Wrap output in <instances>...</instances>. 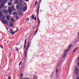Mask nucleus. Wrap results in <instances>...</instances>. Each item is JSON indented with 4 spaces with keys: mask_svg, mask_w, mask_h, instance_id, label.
Wrapping results in <instances>:
<instances>
[{
    "mask_svg": "<svg viewBox=\"0 0 79 79\" xmlns=\"http://www.w3.org/2000/svg\"><path fill=\"white\" fill-rule=\"evenodd\" d=\"M22 63V61H20L19 63V65H21V64Z\"/></svg>",
    "mask_w": 79,
    "mask_h": 79,
    "instance_id": "c756f323",
    "label": "nucleus"
},
{
    "mask_svg": "<svg viewBox=\"0 0 79 79\" xmlns=\"http://www.w3.org/2000/svg\"><path fill=\"white\" fill-rule=\"evenodd\" d=\"M76 48L75 49H74V50H73V52H76Z\"/></svg>",
    "mask_w": 79,
    "mask_h": 79,
    "instance_id": "2f4dec72",
    "label": "nucleus"
},
{
    "mask_svg": "<svg viewBox=\"0 0 79 79\" xmlns=\"http://www.w3.org/2000/svg\"><path fill=\"white\" fill-rule=\"evenodd\" d=\"M66 56V54H64L63 55V58H65V56Z\"/></svg>",
    "mask_w": 79,
    "mask_h": 79,
    "instance_id": "4be33fe9",
    "label": "nucleus"
},
{
    "mask_svg": "<svg viewBox=\"0 0 79 79\" xmlns=\"http://www.w3.org/2000/svg\"><path fill=\"white\" fill-rule=\"evenodd\" d=\"M12 14L13 15H17V12H13Z\"/></svg>",
    "mask_w": 79,
    "mask_h": 79,
    "instance_id": "9b49d317",
    "label": "nucleus"
},
{
    "mask_svg": "<svg viewBox=\"0 0 79 79\" xmlns=\"http://www.w3.org/2000/svg\"><path fill=\"white\" fill-rule=\"evenodd\" d=\"M23 76V74H21V75H20V77H22Z\"/></svg>",
    "mask_w": 79,
    "mask_h": 79,
    "instance_id": "7c9ffc66",
    "label": "nucleus"
},
{
    "mask_svg": "<svg viewBox=\"0 0 79 79\" xmlns=\"http://www.w3.org/2000/svg\"><path fill=\"white\" fill-rule=\"evenodd\" d=\"M8 5L9 6H10L11 5V2H8Z\"/></svg>",
    "mask_w": 79,
    "mask_h": 79,
    "instance_id": "393cba45",
    "label": "nucleus"
},
{
    "mask_svg": "<svg viewBox=\"0 0 79 79\" xmlns=\"http://www.w3.org/2000/svg\"><path fill=\"white\" fill-rule=\"evenodd\" d=\"M31 42H29L28 44V46L26 48V51H25V56L26 57L27 54V52H28V49H29V48L30 47V45H31Z\"/></svg>",
    "mask_w": 79,
    "mask_h": 79,
    "instance_id": "f257e3e1",
    "label": "nucleus"
},
{
    "mask_svg": "<svg viewBox=\"0 0 79 79\" xmlns=\"http://www.w3.org/2000/svg\"><path fill=\"white\" fill-rule=\"evenodd\" d=\"M56 73H58V68H56Z\"/></svg>",
    "mask_w": 79,
    "mask_h": 79,
    "instance_id": "bb28decb",
    "label": "nucleus"
},
{
    "mask_svg": "<svg viewBox=\"0 0 79 79\" xmlns=\"http://www.w3.org/2000/svg\"><path fill=\"white\" fill-rule=\"evenodd\" d=\"M10 26H13V23H10Z\"/></svg>",
    "mask_w": 79,
    "mask_h": 79,
    "instance_id": "2eb2a0df",
    "label": "nucleus"
},
{
    "mask_svg": "<svg viewBox=\"0 0 79 79\" xmlns=\"http://www.w3.org/2000/svg\"><path fill=\"white\" fill-rule=\"evenodd\" d=\"M40 2H41V0H40Z\"/></svg>",
    "mask_w": 79,
    "mask_h": 79,
    "instance_id": "de8ad7c7",
    "label": "nucleus"
},
{
    "mask_svg": "<svg viewBox=\"0 0 79 79\" xmlns=\"http://www.w3.org/2000/svg\"><path fill=\"white\" fill-rule=\"evenodd\" d=\"M38 23H39V24H40V20H39V19H38Z\"/></svg>",
    "mask_w": 79,
    "mask_h": 79,
    "instance_id": "473e14b6",
    "label": "nucleus"
},
{
    "mask_svg": "<svg viewBox=\"0 0 79 79\" xmlns=\"http://www.w3.org/2000/svg\"><path fill=\"white\" fill-rule=\"evenodd\" d=\"M8 78L9 79H11V77H8Z\"/></svg>",
    "mask_w": 79,
    "mask_h": 79,
    "instance_id": "f704fd0d",
    "label": "nucleus"
},
{
    "mask_svg": "<svg viewBox=\"0 0 79 79\" xmlns=\"http://www.w3.org/2000/svg\"><path fill=\"white\" fill-rule=\"evenodd\" d=\"M16 7L18 9H19V5H18L16 6Z\"/></svg>",
    "mask_w": 79,
    "mask_h": 79,
    "instance_id": "dca6fc26",
    "label": "nucleus"
},
{
    "mask_svg": "<svg viewBox=\"0 0 79 79\" xmlns=\"http://www.w3.org/2000/svg\"><path fill=\"white\" fill-rule=\"evenodd\" d=\"M18 1L17 0H16V1Z\"/></svg>",
    "mask_w": 79,
    "mask_h": 79,
    "instance_id": "09e8293b",
    "label": "nucleus"
},
{
    "mask_svg": "<svg viewBox=\"0 0 79 79\" xmlns=\"http://www.w3.org/2000/svg\"><path fill=\"white\" fill-rule=\"evenodd\" d=\"M10 2H11L12 1V0H10Z\"/></svg>",
    "mask_w": 79,
    "mask_h": 79,
    "instance_id": "a18cd8bd",
    "label": "nucleus"
},
{
    "mask_svg": "<svg viewBox=\"0 0 79 79\" xmlns=\"http://www.w3.org/2000/svg\"><path fill=\"white\" fill-rule=\"evenodd\" d=\"M26 20L27 21H29V19L27 18L26 19Z\"/></svg>",
    "mask_w": 79,
    "mask_h": 79,
    "instance_id": "412c9836",
    "label": "nucleus"
},
{
    "mask_svg": "<svg viewBox=\"0 0 79 79\" xmlns=\"http://www.w3.org/2000/svg\"><path fill=\"white\" fill-rule=\"evenodd\" d=\"M36 17L34 19V20L35 21H36Z\"/></svg>",
    "mask_w": 79,
    "mask_h": 79,
    "instance_id": "e433bc0d",
    "label": "nucleus"
},
{
    "mask_svg": "<svg viewBox=\"0 0 79 79\" xmlns=\"http://www.w3.org/2000/svg\"><path fill=\"white\" fill-rule=\"evenodd\" d=\"M26 10H27V7L26 6H25L23 7V10L24 11H26Z\"/></svg>",
    "mask_w": 79,
    "mask_h": 79,
    "instance_id": "1a4fd4ad",
    "label": "nucleus"
},
{
    "mask_svg": "<svg viewBox=\"0 0 79 79\" xmlns=\"http://www.w3.org/2000/svg\"><path fill=\"white\" fill-rule=\"evenodd\" d=\"M3 6H4V4L3 2H2L1 5H0V9H2L3 8Z\"/></svg>",
    "mask_w": 79,
    "mask_h": 79,
    "instance_id": "39448f33",
    "label": "nucleus"
},
{
    "mask_svg": "<svg viewBox=\"0 0 79 79\" xmlns=\"http://www.w3.org/2000/svg\"><path fill=\"white\" fill-rule=\"evenodd\" d=\"M10 20L12 22H13L14 21V19H13V18L11 19Z\"/></svg>",
    "mask_w": 79,
    "mask_h": 79,
    "instance_id": "aec40b11",
    "label": "nucleus"
},
{
    "mask_svg": "<svg viewBox=\"0 0 79 79\" xmlns=\"http://www.w3.org/2000/svg\"><path fill=\"white\" fill-rule=\"evenodd\" d=\"M78 73H79V71L78 69H76L75 70V73L76 75L78 74Z\"/></svg>",
    "mask_w": 79,
    "mask_h": 79,
    "instance_id": "20e7f679",
    "label": "nucleus"
},
{
    "mask_svg": "<svg viewBox=\"0 0 79 79\" xmlns=\"http://www.w3.org/2000/svg\"><path fill=\"white\" fill-rule=\"evenodd\" d=\"M36 6V4H35V6Z\"/></svg>",
    "mask_w": 79,
    "mask_h": 79,
    "instance_id": "37998d69",
    "label": "nucleus"
},
{
    "mask_svg": "<svg viewBox=\"0 0 79 79\" xmlns=\"http://www.w3.org/2000/svg\"><path fill=\"white\" fill-rule=\"evenodd\" d=\"M37 31H38V29H36V31H35V34H36V33L37 32Z\"/></svg>",
    "mask_w": 79,
    "mask_h": 79,
    "instance_id": "f3484780",
    "label": "nucleus"
},
{
    "mask_svg": "<svg viewBox=\"0 0 79 79\" xmlns=\"http://www.w3.org/2000/svg\"><path fill=\"white\" fill-rule=\"evenodd\" d=\"M33 79H34V78Z\"/></svg>",
    "mask_w": 79,
    "mask_h": 79,
    "instance_id": "8fccbe9b",
    "label": "nucleus"
},
{
    "mask_svg": "<svg viewBox=\"0 0 79 79\" xmlns=\"http://www.w3.org/2000/svg\"><path fill=\"white\" fill-rule=\"evenodd\" d=\"M31 18L32 19H34V15H32V16H31Z\"/></svg>",
    "mask_w": 79,
    "mask_h": 79,
    "instance_id": "6ab92c4d",
    "label": "nucleus"
},
{
    "mask_svg": "<svg viewBox=\"0 0 79 79\" xmlns=\"http://www.w3.org/2000/svg\"><path fill=\"white\" fill-rule=\"evenodd\" d=\"M6 0H4L3 1V3H6Z\"/></svg>",
    "mask_w": 79,
    "mask_h": 79,
    "instance_id": "b1692460",
    "label": "nucleus"
},
{
    "mask_svg": "<svg viewBox=\"0 0 79 79\" xmlns=\"http://www.w3.org/2000/svg\"><path fill=\"white\" fill-rule=\"evenodd\" d=\"M18 29H17L16 31H15V32H18Z\"/></svg>",
    "mask_w": 79,
    "mask_h": 79,
    "instance_id": "58836bf2",
    "label": "nucleus"
},
{
    "mask_svg": "<svg viewBox=\"0 0 79 79\" xmlns=\"http://www.w3.org/2000/svg\"><path fill=\"white\" fill-rule=\"evenodd\" d=\"M78 60H79V57H78Z\"/></svg>",
    "mask_w": 79,
    "mask_h": 79,
    "instance_id": "c03bdc74",
    "label": "nucleus"
},
{
    "mask_svg": "<svg viewBox=\"0 0 79 79\" xmlns=\"http://www.w3.org/2000/svg\"><path fill=\"white\" fill-rule=\"evenodd\" d=\"M18 13L19 15H22V13L21 11L20 10H19L18 11Z\"/></svg>",
    "mask_w": 79,
    "mask_h": 79,
    "instance_id": "0eeeda50",
    "label": "nucleus"
},
{
    "mask_svg": "<svg viewBox=\"0 0 79 79\" xmlns=\"http://www.w3.org/2000/svg\"><path fill=\"white\" fill-rule=\"evenodd\" d=\"M11 34H15V32H13V31L12 32H10Z\"/></svg>",
    "mask_w": 79,
    "mask_h": 79,
    "instance_id": "5701e85b",
    "label": "nucleus"
},
{
    "mask_svg": "<svg viewBox=\"0 0 79 79\" xmlns=\"http://www.w3.org/2000/svg\"><path fill=\"white\" fill-rule=\"evenodd\" d=\"M39 8H40V5H39L38 6V10L37 11V12L38 13V14H39Z\"/></svg>",
    "mask_w": 79,
    "mask_h": 79,
    "instance_id": "ddd939ff",
    "label": "nucleus"
},
{
    "mask_svg": "<svg viewBox=\"0 0 79 79\" xmlns=\"http://www.w3.org/2000/svg\"><path fill=\"white\" fill-rule=\"evenodd\" d=\"M16 50H17V51H19V50L18 49H16Z\"/></svg>",
    "mask_w": 79,
    "mask_h": 79,
    "instance_id": "79ce46f5",
    "label": "nucleus"
},
{
    "mask_svg": "<svg viewBox=\"0 0 79 79\" xmlns=\"http://www.w3.org/2000/svg\"><path fill=\"white\" fill-rule=\"evenodd\" d=\"M4 12L5 13H7L8 12V10H4Z\"/></svg>",
    "mask_w": 79,
    "mask_h": 79,
    "instance_id": "9d476101",
    "label": "nucleus"
},
{
    "mask_svg": "<svg viewBox=\"0 0 79 79\" xmlns=\"http://www.w3.org/2000/svg\"><path fill=\"white\" fill-rule=\"evenodd\" d=\"M24 1H26V2H29V0H24Z\"/></svg>",
    "mask_w": 79,
    "mask_h": 79,
    "instance_id": "c9c22d12",
    "label": "nucleus"
},
{
    "mask_svg": "<svg viewBox=\"0 0 79 79\" xmlns=\"http://www.w3.org/2000/svg\"><path fill=\"white\" fill-rule=\"evenodd\" d=\"M27 41V39H26L25 40V43H24V48H25L26 47V41Z\"/></svg>",
    "mask_w": 79,
    "mask_h": 79,
    "instance_id": "6e6552de",
    "label": "nucleus"
},
{
    "mask_svg": "<svg viewBox=\"0 0 79 79\" xmlns=\"http://www.w3.org/2000/svg\"><path fill=\"white\" fill-rule=\"evenodd\" d=\"M0 47H1V48H3V47L2 45H0Z\"/></svg>",
    "mask_w": 79,
    "mask_h": 79,
    "instance_id": "a878e982",
    "label": "nucleus"
},
{
    "mask_svg": "<svg viewBox=\"0 0 79 79\" xmlns=\"http://www.w3.org/2000/svg\"><path fill=\"white\" fill-rule=\"evenodd\" d=\"M6 18L7 20H10V17H9V16L6 15Z\"/></svg>",
    "mask_w": 79,
    "mask_h": 79,
    "instance_id": "f8f14e48",
    "label": "nucleus"
},
{
    "mask_svg": "<svg viewBox=\"0 0 79 79\" xmlns=\"http://www.w3.org/2000/svg\"><path fill=\"white\" fill-rule=\"evenodd\" d=\"M2 23L3 24H6L7 25H8V23L7 22V20L3 19L2 21Z\"/></svg>",
    "mask_w": 79,
    "mask_h": 79,
    "instance_id": "7ed1b4c3",
    "label": "nucleus"
},
{
    "mask_svg": "<svg viewBox=\"0 0 79 79\" xmlns=\"http://www.w3.org/2000/svg\"><path fill=\"white\" fill-rule=\"evenodd\" d=\"M14 9L15 6H11L10 8V7H9L8 10L9 11V13H12V10H14Z\"/></svg>",
    "mask_w": 79,
    "mask_h": 79,
    "instance_id": "f03ea898",
    "label": "nucleus"
},
{
    "mask_svg": "<svg viewBox=\"0 0 79 79\" xmlns=\"http://www.w3.org/2000/svg\"><path fill=\"white\" fill-rule=\"evenodd\" d=\"M36 78H37V77H36V76H34V77H33V79H36Z\"/></svg>",
    "mask_w": 79,
    "mask_h": 79,
    "instance_id": "c85d7f7f",
    "label": "nucleus"
},
{
    "mask_svg": "<svg viewBox=\"0 0 79 79\" xmlns=\"http://www.w3.org/2000/svg\"><path fill=\"white\" fill-rule=\"evenodd\" d=\"M2 1V0H0V3H1Z\"/></svg>",
    "mask_w": 79,
    "mask_h": 79,
    "instance_id": "a19ab883",
    "label": "nucleus"
},
{
    "mask_svg": "<svg viewBox=\"0 0 79 79\" xmlns=\"http://www.w3.org/2000/svg\"><path fill=\"white\" fill-rule=\"evenodd\" d=\"M35 5H37V1L35 2Z\"/></svg>",
    "mask_w": 79,
    "mask_h": 79,
    "instance_id": "72a5a7b5",
    "label": "nucleus"
},
{
    "mask_svg": "<svg viewBox=\"0 0 79 79\" xmlns=\"http://www.w3.org/2000/svg\"><path fill=\"white\" fill-rule=\"evenodd\" d=\"M19 10H23V8H22V7H20L19 8Z\"/></svg>",
    "mask_w": 79,
    "mask_h": 79,
    "instance_id": "cd10ccee",
    "label": "nucleus"
},
{
    "mask_svg": "<svg viewBox=\"0 0 79 79\" xmlns=\"http://www.w3.org/2000/svg\"><path fill=\"white\" fill-rule=\"evenodd\" d=\"M69 51V50L66 49L64 51V53H67V52H68Z\"/></svg>",
    "mask_w": 79,
    "mask_h": 79,
    "instance_id": "423d86ee",
    "label": "nucleus"
},
{
    "mask_svg": "<svg viewBox=\"0 0 79 79\" xmlns=\"http://www.w3.org/2000/svg\"><path fill=\"white\" fill-rule=\"evenodd\" d=\"M10 32H12L13 31V30H12L11 29H10Z\"/></svg>",
    "mask_w": 79,
    "mask_h": 79,
    "instance_id": "4c0bfd02",
    "label": "nucleus"
},
{
    "mask_svg": "<svg viewBox=\"0 0 79 79\" xmlns=\"http://www.w3.org/2000/svg\"><path fill=\"white\" fill-rule=\"evenodd\" d=\"M77 79H79V78H77Z\"/></svg>",
    "mask_w": 79,
    "mask_h": 79,
    "instance_id": "49530a36",
    "label": "nucleus"
},
{
    "mask_svg": "<svg viewBox=\"0 0 79 79\" xmlns=\"http://www.w3.org/2000/svg\"><path fill=\"white\" fill-rule=\"evenodd\" d=\"M72 46V44H69L68 46V49H69V48H70Z\"/></svg>",
    "mask_w": 79,
    "mask_h": 79,
    "instance_id": "4468645a",
    "label": "nucleus"
},
{
    "mask_svg": "<svg viewBox=\"0 0 79 79\" xmlns=\"http://www.w3.org/2000/svg\"><path fill=\"white\" fill-rule=\"evenodd\" d=\"M3 16V15L2 14V13L0 12V17H2Z\"/></svg>",
    "mask_w": 79,
    "mask_h": 79,
    "instance_id": "a211bd4d",
    "label": "nucleus"
},
{
    "mask_svg": "<svg viewBox=\"0 0 79 79\" xmlns=\"http://www.w3.org/2000/svg\"><path fill=\"white\" fill-rule=\"evenodd\" d=\"M20 2H23V0H21L20 1Z\"/></svg>",
    "mask_w": 79,
    "mask_h": 79,
    "instance_id": "ea45409f",
    "label": "nucleus"
}]
</instances>
